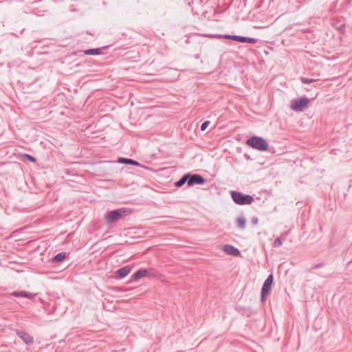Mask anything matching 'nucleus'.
Listing matches in <instances>:
<instances>
[{
	"mask_svg": "<svg viewBox=\"0 0 352 352\" xmlns=\"http://www.w3.org/2000/svg\"><path fill=\"white\" fill-rule=\"evenodd\" d=\"M66 257L65 252H60L57 254L52 259L54 263H58L63 261Z\"/></svg>",
	"mask_w": 352,
	"mask_h": 352,
	"instance_id": "obj_17",
	"label": "nucleus"
},
{
	"mask_svg": "<svg viewBox=\"0 0 352 352\" xmlns=\"http://www.w3.org/2000/svg\"><path fill=\"white\" fill-rule=\"evenodd\" d=\"M230 194L234 202L238 205H249L254 201L253 197L249 195L237 191H231Z\"/></svg>",
	"mask_w": 352,
	"mask_h": 352,
	"instance_id": "obj_2",
	"label": "nucleus"
},
{
	"mask_svg": "<svg viewBox=\"0 0 352 352\" xmlns=\"http://www.w3.org/2000/svg\"><path fill=\"white\" fill-rule=\"evenodd\" d=\"M316 80H317L316 79H314V78H305V77L300 78V81L304 84H310L314 82H316Z\"/></svg>",
	"mask_w": 352,
	"mask_h": 352,
	"instance_id": "obj_18",
	"label": "nucleus"
},
{
	"mask_svg": "<svg viewBox=\"0 0 352 352\" xmlns=\"http://www.w3.org/2000/svg\"><path fill=\"white\" fill-rule=\"evenodd\" d=\"M273 276L270 274L265 280L263 287L261 288V300L264 301L265 300V296L269 294L271 290L272 285L273 283Z\"/></svg>",
	"mask_w": 352,
	"mask_h": 352,
	"instance_id": "obj_6",
	"label": "nucleus"
},
{
	"mask_svg": "<svg viewBox=\"0 0 352 352\" xmlns=\"http://www.w3.org/2000/svg\"><path fill=\"white\" fill-rule=\"evenodd\" d=\"M336 29H338L340 33H343L345 29V25L344 24L340 25V26L336 27Z\"/></svg>",
	"mask_w": 352,
	"mask_h": 352,
	"instance_id": "obj_23",
	"label": "nucleus"
},
{
	"mask_svg": "<svg viewBox=\"0 0 352 352\" xmlns=\"http://www.w3.org/2000/svg\"><path fill=\"white\" fill-rule=\"evenodd\" d=\"M84 54L86 55H98L101 54L100 48L89 49L84 51Z\"/></svg>",
	"mask_w": 352,
	"mask_h": 352,
	"instance_id": "obj_16",
	"label": "nucleus"
},
{
	"mask_svg": "<svg viewBox=\"0 0 352 352\" xmlns=\"http://www.w3.org/2000/svg\"><path fill=\"white\" fill-rule=\"evenodd\" d=\"M131 268V266L126 265L116 270V274L120 278H123L130 273Z\"/></svg>",
	"mask_w": 352,
	"mask_h": 352,
	"instance_id": "obj_10",
	"label": "nucleus"
},
{
	"mask_svg": "<svg viewBox=\"0 0 352 352\" xmlns=\"http://www.w3.org/2000/svg\"><path fill=\"white\" fill-rule=\"evenodd\" d=\"M323 265L322 263L316 264L312 266V269L319 268L321 267Z\"/></svg>",
	"mask_w": 352,
	"mask_h": 352,
	"instance_id": "obj_25",
	"label": "nucleus"
},
{
	"mask_svg": "<svg viewBox=\"0 0 352 352\" xmlns=\"http://www.w3.org/2000/svg\"><path fill=\"white\" fill-rule=\"evenodd\" d=\"M157 272L153 269H140L133 274L132 278L134 280H138L145 276H157Z\"/></svg>",
	"mask_w": 352,
	"mask_h": 352,
	"instance_id": "obj_5",
	"label": "nucleus"
},
{
	"mask_svg": "<svg viewBox=\"0 0 352 352\" xmlns=\"http://www.w3.org/2000/svg\"><path fill=\"white\" fill-rule=\"evenodd\" d=\"M16 333L26 344L30 345L34 343V338L28 332L17 329Z\"/></svg>",
	"mask_w": 352,
	"mask_h": 352,
	"instance_id": "obj_8",
	"label": "nucleus"
},
{
	"mask_svg": "<svg viewBox=\"0 0 352 352\" xmlns=\"http://www.w3.org/2000/svg\"><path fill=\"white\" fill-rule=\"evenodd\" d=\"M113 290L116 292H121V291H126V289H122L120 287H116L113 288Z\"/></svg>",
	"mask_w": 352,
	"mask_h": 352,
	"instance_id": "obj_26",
	"label": "nucleus"
},
{
	"mask_svg": "<svg viewBox=\"0 0 352 352\" xmlns=\"http://www.w3.org/2000/svg\"><path fill=\"white\" fill-rule=\"evenodd\" d=\"M283 244V242L281 241L280 238H277L274 240L273 243L274 247H280Z\"/></svg>",
	"mask_w": 352,
	"mask_h": 352,
	"instance_id": "obj_19",
	"label": "nucleus"
},
{
	"mask_svg": "<svg viewBox=\"0 0 352 352\" xmlns=\"http://www.w3.org/2000/svg\"><path fill=\"white\" fill-rule=\"evenodd\" d=\"M236 41L240 42V43H252L255 44L257 42V39L254 38H250L247 36H236Z\"/></svg>",
	"mask_w": 352,
	"mask_h": 352,
	"instance_id": "obj_11",
	"label": "nucleus"
},
{
	"mask_svg": "<svg viewBox=\"0 0 352 352\" xmlns=\"http://www.w3.org/2000/svg\"><path fill=\"white\" fill-rule=\"evenodd\" d=\"M11 295L15 297H24L30 299L32 298L34 296V294L25 291L13 292L11 293Z\"/></svg>",
	"mask_w": 352,
	"mask_h": 352,
	"instance_id": "obj_13",
	"label": "nucleus"
},
{
	"mask_svg": "<svg viewBox=\"0 0 352 352\" xmlns=\"http://www.w3.org/2000/svg\"><path fill=\"white\" fill-rule=\"evenodd\" d=\"M210 123V121L204 122L201 124V127H200L201 131H205L207 129V127L209 126Z\"/></svg>",
	"mask_w": 352,
	"mask_h": 352,
	"instance_id": "obj_20",
	"label": "nucleus"
},
{
	"mask_svg": "<svg viewBox=\"0 0 352 352\" xmlns=\"http://www.w3.org/2000/svg\"><path fill=\"white\" fill-rule=\"evenodd\" d=\"M24 157L32 162H36V159L29 154H24Z\"/></svg>",
	"mask_w": 352,
	"mask_h": 352,
	"instance_id": "obj_21",
	"label": "nucleus"
},
{
	"mask_svg": "<svg viewBox=\"0 0 352 352\" xmlns=\"http://www.w3.org/2000/svg\"><path fill=\"white\" fill-rule=\"evenodd\" d=\"M246 144L250 147L258 151H267L268 148V143L261 137L252 136L248 139Z\"/></svg>",
	"mask_w": 352,
	"mask_h": 352,
	"instance_id": "obj_1",
	"label": "nucleus"
},
{
	"mask_svg": "<svg viewBox=\"0 0 352 352\" xmlns=\"http://www.w3.org/2000/svg\"><path fill=\"white\" fill-rule=\"evenodd\" d=\"M237 226L241 229H245L246 226V219L243 217H239L236 219Z\"/></svg>",
	"mask_w": 352,
	"mask_h": 352,
	"instance_id": "obj_15",
	"label": "nucleus"
},
{
	"mask_svg": "<svg viewBox=\"0 0 352 352\" xmlns=\"http://www.w3.org/2000/svg\"><path fill=\"white\" fill-rule=\"evenodd\" d=\"M223 251L231 256H238L240 254V251L231 245H226L223 248Z\"/></svg>",
	"mask_w": 352,
	"mask_h": 352,
	"instance_id": "obj_9",
	"label": "nucleus"
},
{
	"mask_svg": "<svg viewBox=\"0 0 352 352\" xmlns=\"http://www.w3.org/2000/svg\"><path fill=\"white\" fill-rule=\"evenodd\" d=\"M236 35H230V34H226L224 36V38H227V39H231V40H233V41H236Z\"/></svg>",
	"mask_w": 352,
	"mask_h": 352,
	"instance_id": "obj_22",
	"label": "nucleus"
},
{
	"mask_svg": "<svg viewBox=\"0 0 352 352\" xmlns=\"http://www.w3.org/2000/svg\"><path fill=\"white\" fill-rule=\"evenodd\" d=\"M127 214V210L125 208H120L108 212L105 215L106 221L111 223L117 221Z\"/></svg>",
	"mask_w": 352,
	"mask_h": 352,
	"instance_id": "obj_3",
	"label": "nucleus"
},
{
	"mask_svg": "<svg viewBox=\"0 0 352 352\" xmlns=\"http://www.w3.org/2000/svg\"><path fill=\"white\" fill-rule=\"evenodd\" d=\"M190 176V173L184 175L179 181L176 182L175 186L177 188L182 187L186 183L188 184V178Z\"/></svg>",
	"mask_w": 352,
	"mask_h": 352,
	"instance_id": "obj_14",
	"label": "nucleus"
},
{
	"mask_svg": "<svg viewBox=\"0 0 352 352\" xmlns=\"http://www.w3.org/2000/svg\"><path fill=\"white\" fill-rule=\"evenodd\" d=\"M258 218L257 217H253L252 218V223L253 225H256L258 223Z\"/></svg>",
	"mask_w": 352,
	"mask_h": 352,
	"instance_id": "obj_24",
	"label": "nucleus"
},
{
	"mask_svg": "<svg viewBox=\"0 0 352 352\" xmlns=\"http://www.w3.org/2000/svg\"><path fill=\"white\" fill-rule=\"evenodd\" d=\"M206 182L204 177L199 174H191L188 178V186H192L195 184H204Z\"/></svg>",
	"mask_w": 352,
	"mask_h": 352,
	"instance_id": "obj_7",
	"label": "nucleus"
},
{
	"mask_svg": "<svg viewBox=\"0 0 352 352\" xmlns=\"http://www.w3.org/2000/svg\"><path fill=\"white\" fill-rule=\"evenodd\" d=\"M118 162L123 164H129V165H133L135 166H140V164L138 162L135 161L132 159L125 158V157H119L118 159Z\"/></svg>",
	"mask_w": 352,
	"mask_h": 352,
	"instance_id": "obj_12",
	"label": "nucleus"
},
{
	"mask_svg": "<svg viewBox=\"0 0 352 352\" xmlns=\"http://www.w3.org/2000/svg\"><path fill=\"white\" fill-rule=\"evenodd\" d=\"M309 100L307 97H301L291 100L290 108L295 111H302L308 107Z\"/></svg>",
	"mask_w": 352,
	"mask_h": 352,
	"instance_id": "obj_4",
	"label": "nucleus"
}]
</instances>
